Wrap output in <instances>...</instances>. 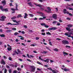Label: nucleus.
<instances>
[{"instance_id": "f257e3e1", "label": "nucleus", "mask_w": 73, "mask_h": 73, "mask_svg": "<svg viewBox=\"0 0 73 73\" xmlns=\"http://www.w3.org/2000/svg\"><path fill=\"white\" fill-rule=\"evenodd\" d=\"M15 7L16 8L15 9H14V8H11V11H16V10L17 11H18L19 10L18 9H17V7H18V5H17V3H15Z\"/></svg>"}, {"instance_id": "f03ea898", "label": "nucleus", "mask_w": 73, "mask_h": 73, "mask_svg": "<svg viewBox=\"0 0 73 73\" xmlns=\"http://www.w3.org/2000/svg\"><path fill=\"white\" fill-rule=\"evenodd\" d=\"M47 68L48 70H51V71H52L53 73H55L56 72V70H52V69L50 67V68L47 67Z\"/></svg>"}, {"instance_id": "7ed1b4c3", "label": "nucleus", "mask_w": 73, "mask_h": 73, "mask_svg": "<svg viewBox=\"0 0 73 73\" xmlns=\"http://www.w3.org/2000/svg\"><path fill=\"white\" fill-rule=\"evenodd\" d=\"M70 34H72V32H71V33H69L68 34H67V33H65V35L69 37H71V35H70Z\"/></svg>"}, {"instance_id": "20e7f679", "label": "nucleus", "mask_w": 73, "mask_h": 73, "mask_svg": "<svg viewBox=\"0 0 73 73\" xmlns=\"http://www.w3.org/2000/svg\"><path fill=\"white\" fill-rule=\"evenodd\" d=\"M57 28L56 27H53L52 28H48L49 31H50L51 30H56V29H57Z\"/></svg>"}, {"instance_id": "39448f33", "label": "nucleus", "mask_w": 73, "mask_h": 73, "mask_svg": "<svg viewBox=\"0 0 73 73\" xmlns=\"http://www.w3.org/2000/svg\"><path fill=\"white\" fill-rule=\"evenodd\" d=\"M31 70L32 72H35V67L34 66H32L31 67Z\"/></svg>"}, {"instance_id": "423d86ee", "label": "nucleus", "mask_w": 73, "mask_h": 73, "mask_svg": "<svg viewBox=\"0 0 73 73\" xmlns=\"http://www.w3.org/2000/svg\"><path fill=\"white\" fill-rule=\"evenodd\" d=\"M62 42L63 44H69V42H68V41L66 40H63L62 41Z\"/></svg>"}, {"instance_id": "0eeeda50", "label": "nucleus", "mask_w": 73, "mask_h": 73, "mask_svg": "<svg viewBox=\"0 0 73 73\" xmlns=\"http://www.w3.org/2000/svg\"><path fill=\"white\" fill-rule=\"evenodd\" d=\"M7 25H18L17 24L13 23L12 24L10 23H7Z\"/></svg>"}, {"instance_id": "6e6552de", "label": "nucleus", "mask_w": 73, "mask_h": 73, "mask_svg": "<svg viewBox=\"0 0 73 73\" xmlns=\"http://www.w3.org/2000/svg\"><path fill=\"white\" fill-rule=\"evenodd\" d=\"M52 17L53 18H54V19H57V15L56 14H53L52 15Z\"/></svg>"}, {"instance_id": "1a4fd4ad", "label": "nucleus", "mask_w": 73, "mask_h": 73, "mask_svg": "<svg viewBox=\"0 0 73 73\" xmlns=\"http://www.w3.org/2000/svg\"><path fill=\"white\" fill-rule=\"evenodd\" d=\"M1 20L2 21H4L5 20V19H6V17H5V16H2V17H1Z\"/></svg>"}, {"instance_id": "9d476101", "label": "nucleus", "mask_w": 73, "mask_h": 73, "mask_svg": "<svg viewBox=\"0 0 73 73\" xmlns=\"http://www.w3.org/2000/svg\"><path fill=\"white\" fill-rule=\"evenodd\" d=\"M37 13H38V14H40V15L41 16H42V17H43V16H44V14L41 12H37Z\"/></svg>"}, {"instance_id": "9b49d317", "label": "nucleus", "mask_w": 73, "mask_h": 73, "mask_svg": "<svg viewBox=\"0 0 73 73\" xmlns=\"http://www.w3.org/2000/svg\"><path fill=\"white\" fill-rule=\"evenodd\" d=\"M1 64H3V65H5V61L3 60V59H2L1 62Z\"/></svg>"}, {"instance_id": "f8f14e48", "label": "nucleus", "mask_w": 73, "mask_h": 73, "mask_svg": "<svg viewBox=\"0 0 73 73\" xmlns=\"http://www.w3.org/2000/svg\"><path fill=\"white\" fill-rule=\"evenodd\" d=\"M34 4L36 6H37V7H42V5H41V4H37L36 3H34Z\"/></svg>"}, {"instance_id": "ddd939ff", "label": "nucleus", "mask_w": 73, "mask_h": 73, "mask_svg": "<svg viewBox=\"0 0 73 73\" xmlns=\"http://www.w3.org/2000/svg\"><path fill=\"white\" fill-rule=\"evenodd\" d=\"M27 4L30 7H33V5L32 4V3L31 2H29Z\"/></svg>"}, {"instance_id": "4468645a", "label": "nucleus", "mask_w": 73, "mask_h": 73, "mask_svg": "<svg viewBox=\"0 0 73 73\" xmlns=\"http://www.w3.org/2000/svg\"><path fill=\"white\" fill-rule=\"evenodd\" d=\"M28 17V14L27 13H25V16L24 17V19H27V17Z\"/></svg>"}, {"instance_id": "2eb2a0df", "label": "nucleus", "mask_w": 73, "mask_h": 73, "mask_svg": "<svg viewBox=\"0 0 73 73\" xmlns=\"http://www.w3.org/2000/svg\"><path fill=\"white\" fill-rule=\"evenodd\" d=\"M62 70H64V71H65V72L69 71V69H66V68H65L64 69L63 68H62Z\"/></svg>"}, {"instance_id": "dca6fc26", "label": "nucleus", "mask_w": 73, "mask_h": 73, "mask_svg": "<svg viewBox=\"0 0 73 73\" xmlns=\"http://www.w3.org/2000/svg\"><path fill=\"white\" fill-rule=\"evenodd\" d=\"M2 3L3 4V5H5L6 4V2L5 0H4L2 1Z\"/></svg>"}, {"instance_id": "f3484780", "label": "nucleus", "mask_w": 73, "mask_h": 73, "mask_svg": "<svg viewBox=\"0 0 73 73\" xmlns=\"http://www.w3.org/2000/svg\"><path fill=\"white\" fill-rule=\"evenodd\" d=\"M66 29L67 30V31H69V32H70V28H68V27H66Z\"/></svg>"}, {"instance_id": "a211bd4d", "label": "nucleus", "mask_w": 73, "mask_h": 73, "mask_svg": "<svg viewBox=\"0 0 73 73\" xmlns=\"http://www.w3.org/2000/svg\"><path fill=\"white\" fill-rule=\"evenodd\" d=\"M0 9H1L2 11H4V9H3V7L1 6V5H0Z\"/></svg>"}, {"instance_id": "6ab92c4d", "label": "nucleus", "mask_w": 73, "mask_h": 73, "mask_svg": "<svg viewBox=\"0 0 73 73\" xmlns=\"http://www.w3.org/2000/svg\"><path fill=\"white\" fill-rule=\"evenodd\" d=\"M19 17H22L21 14H19L17 17V18H19Z\"/></svg>"}, {"instance_id": "aec40b11", "label": "nucleus", "mask_w": 73, "mask_h": 73, "mask_svg": "<svg viewBox=\"0 0 73 73\" xmlns=\"http://www.w3.org/2000/svg\"><path fill=\"white\" fill-rule=\"evenodd\" d=\"M45 62H47V63H48L49 62V59H47L45 60H43Z\"/></svg>"}, {"instance_id": "412c9836", "label": "nucleus", "mask_w": 73, "mask_h": 73, "mask_svg": "<svg viewBox=\"0 0 73 73\" xmlns=\"http://www.w3.org/2000/svg\"><path fill=\"white\" fill-rule=\"evenodd\" d=\"M12 49V48L11 47H8L7 48V50L9 51H10V50H11Z\"/></svg>"}, {"instance_id": "4be33fe9", "label": "nucleus", "mask_w": 73, "mask_h": 73, "mask_svg": "<svg viewBox=\"0 0 73 73\" xmlns=\"http://www.w3.org/2000/svg\"><path fill=\"white\" fill-rule=\"evenodd\" d=\"M0 36H1V37H5V35L4 34H0Z\"/></svg>"}, {"instance_id": "5701e85b", "label": "nucleus", "mask_w": 73, "mask_h": 73, "mask_svg": "<svg viewBox=\"0 0 73 73\" xmlns=\"http://www.w3.org/2000/svg\"><path fill=\"white\" fill-rule=\"evenodd\" d=\"M67 27H73V25H71L70 24H69L67 25Z\"/></svg>"}, {"instance_id": "b1692460", "label": "nucleus", "mask_w": 73, "mask_h": 73, "mask_svg": "<svg viewBox=\"0 0 73 73\" xmlns=\"http://www.w3.org/2000/svg\"><path fill=\"white\" fill-rule=\"evenodd\" d=\"M13 21V22H14V23H19L18 22H17V21H16V20H12Z\"/></svg>"}, {"instance_id": "393cba45", "label": "nucleus", "mask_w": 73, "mask_h": 73, "mask_svg": "<svg viewBox=\"0 0 73 73\" xmlns=\"http://www.w3.org/2000/svg\"><path fill=\"white\" fill-rule=\"evenodd\" d=\"M14 35L15 36H17L19 35V33L17 32H15L14 33Z\"/></svg>"}, {"instance_id": "a878e982", "label": "nucleus", "mask_w": 73, "mask_h": 73, "mask_svg": "<svg viewBox=\"0 0 73 73\" xmlns=\"http://www.w3.org/2000/svg\"><path fill=\"white\" fill-rule=\"evenodd\" d=\"M68 6H69L70 7H71V6L72 5L73 6V3H72L71 4H67Z\"/></svg>"}, {"instance_id": "bb28decb", "label": "nucleus", "mask_w": 73, "mask_h": 73, "mask_svg": "<svg viewBox=\"0 0 73 73\" xmlns=\"http://www.w3.org/2000/svg\"><path fill=\"white\" fill-rule=\"evenodd\" d=\"M54 51H56V52H58V49L57 48H55L54 49Z\"/></svg>"}, {"instance_id": "cd10ccee", "label": "nucleus", "mask_w": 73, "mask_h": 73, "mask_svg": "<svg viewBox=\"0 0 73 73\" xmlns=\"http://www.w3.org/2000/svg\"><path fill=\"white\" fill-rule=\"evenodd\" d=\"M64 54L65 55H68V53L65 52H63Z\"/></svg>"}, {"instance_id": "c85d7f7f", "label": "nucleus", "mask_w": 73, "mask_h": 73, "mask_svg": "<svg viewBox=\"0 0 73 73\" xmlns=\"http://www.w3.org/2000/svg\"><path fill=\"white\" fill-rule=\"evenodd\" d=\"M66 9H64L63 10V12L65 14L66 12Z\"/></svg>"}, {"instance_id": "c756f323", "label": "nucleus", "mask_w": 73, "mask_h": 73, "mask_svg": "<svg viewBox=\"0 0 73 73\" xmlns=\"http://www.w3.org/2000/svg\"><path fill=\"white\" fill-rule=\"evenodd\" d=\"M47 9L48 10V11H51V9H50V7H47Z\"/></svg>"}, {"instance_id": "7c9ffc66", "label": "nucleus", "mask_w": 73, "mask_h": 73, "mask_svg": "<svg viewBox=\"0 0 73 73\" xmlns=\"http://www.w3.org/2000/svg\"><path fill=\"white\" fill-rule=\"evenodd\" d=\"M2 71H3L4 70V69H5V67H4V66H2Z\"/></svg>"}, {"instance_id": "2f4dec72", "label": "nucleus", "mask_w": 73, "mask_h": 73, "mask_svg": "<svg viewBox=\"0 0 73 73\" xmlns=\"http://www.w3.org/2000/svg\"><path fill=\"white\" fill-rule=\"evenodd\" d=\"M12 31V30H7L6 31V32H7V33H8V32H11Z\"/></svg>"}, {"instance_id": "473e14b6", "label": "nucleus", "mask_w": 73, "mask_h": 73, "mask_svg": "<svg viewBox=\"0 0 73 73\" xmlns=\"http://www.w3.org/2000/svg\"><path fill=\"white\" fill-rule=\"evenodd\" d=\"M37 64H39V65H42V64L40 62L38 61L37 62Z\"/></svg>"}, {"instance_id": "72a5a7b5", "label": "nucleus", "mask_w": 73, "mask_h": 73, "mask_svg": "<svg viewBox=\"0 0 73 73\" xmlns=\"http://www.w3.org/2000/svg\"><path fill=\"white\" fill-rule=\"evenodd\" d=\"M41 25H42L43 26H45V23H42L40 24Z\"/></svg>"}, {"instance_id": "f704fd0d", "label": "nucleus", "mask_w": 73, "mask_h": 73, "mask_svg": "<svg viewBox=\"0 0 73 73\" xmlns=\"http://www.w3.org/2000/svg\"><path fill=\"white\" fill-rule=\"evenodd\" d=\"M66 46V48H71V47H70V46H67V45H66L65 46Z\"/></svg>"}, {"instance_id": "c9c22d12", "label": "nucleus", "mask_w": 73, "mask_h": 73, "mask_svg": "<svg viewBox=\"0 0 73 73\" xmlns=\"http://www.w3.org/2000/svg\"><path fill=\"white\" fill-rule=\"evenodd\" d=\"M29 16H30L31 17H33V16H34V15L32 14H29Z\"/></svg>"}, {"instance_id": "e433bc0d", "label": "nucleus", "mask_w": 73, "mask_h": 73, "mask_svg": "<svg viewBox=\"0 0 73 73\" xmlns=\"http://www.w3.org/2000/svg\"><path fill=\"white\" fill-rule=\"evenodd\" d=\"M15 19H16V17L15 16H14L13 17H12L11 18V19L12 20Z\"/></svg>"}, {"instance_id": "4c0bfd02", "label": "nucleus", "mask_w": 73, "mask_h": 73, "mask_svg": "<svg viewBox=\"0 0 73 73\" xmlns=\"http://www.w3.org/2000/svg\"><path fill=\"white\" fill-rule=\"evenodd\" d=\"M4 11H5L6 12H8V9H4Z\"/></svg>"}, {"instance_id": "58836bf2", "label": "nucleus", "mask_w": 73, "mask_h": 73, "mask_svg": "<svg viewBox=\"0 0 73 73\" xmlns=\"http://www.w3.org/2000/svg\"><path fill=\"white\" fill-rule=\"evenodd\" d=\"M46 35H51V34H50V33L49 32H48L47 33H46Z\"/></svg>"}, {"instance_id": "ea45409f", "label": "nucleus", "mask_w": 73, "mask_h": 73, "mask_svg": "<svg viewBox=\"0 0 73 73\" xmlns=\"http://www.w3.org/2000/svg\"><path fill=\"white\" fill-rule=\"evenodd\" d=\"M7 70L6 69H5L4 73H7Z\"/></svg>"}, {"instance_id": "a19ab883", "label": "nucleus", "mask_w": 73, "mask_h": 73, "mask_svg": "<svg viewBox=\"0 0 73 73\" xmlns=\"http://www.w3.org/2000/svg\"><path fill=\"white\" fill-rule=\"evenodd\" d=\"M44 27H45V28H48L49 27V26H48L47 25H46L45 24V25H44Z\"/></svg>"}, {"instance_id": "79ce46f5", "label": "nucleus", "mask_w": 73, "mask_h": 73, "mask_svg": "<svg viewBox=\"0 0 73 73\" xmlns=\"http://www.w3.org/2000/svg\"><path fill=\"white\" fill-rule=\"evenodd\" d=\"M12 30H13V31H16V29L15 28H12Z\"/></svg>"}, {"instance_id": "37998d69", "label": "nucleus", "mask_w": 73, "mask_h": 73, "mask_svg": "<svg viewBox=\"0 0 73 73\" xmlns=\"http://www.w3.org/2000/svg\"><path fill=\"white\" fill-rule=\"evenodd\" d=\"M27 61H29V62H32V61H31V60L29 59H27Z\"/></svg>"}, {"instance_id": "c03bdc74", "label": "nucleus", "mask_w": 73, "mask_h": 73, "mask_svg": "<svg viewBox=\"0 0 73 73\" xmlns=\"http://www.w3.org/2000/svg\"><path fill=\"white\" fill-rule=\"evenodd\" d=\"M57 25L58 26H59V25H61V24H60V23L58 22L57 24Z\"/></svg>"}, {"instance_id": "a18cd8bd", "label": "nucleus", "mask_w": 73, "mask_h": 73, "mask_svg": "<svg viewBox=\"0 0 73 73\" xmlns=\"http://www.w3.org/2000/svg\"><path fill=\"white\" fill-rule=\"evenodd\" d=\"M21 33H22V34H25V32L24 31H22L21 32Z\"/></svg>"}, {"instance_id": "49530a36", "label": "nucleus", "mask_w": 73, "mask_h": 73, "mask_svg": "<svg viewBox=\"0 0 73 73\" xmlns=\"http://www.w3.org/2000/svg\"><path fill=\"white\" fill-rule=\"evenodd\" d=\"M39 60H41L42 61V60H43V59H42L41 58V57L40 56H39Z\"/></svg>"}, {"instance_id": "de8ad7c7", "label": "nucleus", "mask_w": 73, "mask_h": 73, "mask_svg": "<svg viewBox=\"0 0 73 73\" xmlns=\"http://www.w3.org/2000/svg\"><path fill=\"white\" fill-rule=\"evenodd\" d=\"M9 73H12V70H11V69H9Z\"/></svg>"}, {"instance_id": "09e8293b", "label": "nucleus", "mask_w": 73, "mask_h": 73, "mask_svg": "<svg viewBox=\"0 0 73 73\" xmlns=\"http://www.w3.org/2000/svg\"><path fill=\"white\" fill-rule=\"evenodd\" d=\"M9 66H11L12 67H14V65L13 64H9Z\"/></svg>"}, {"instance_id": "8fccbe9b", "label": "nucleus", "mask_w": 73, "mask_h": 73, "mask_svg": "<svg viewBox=\"0 0 73 73\" xmlns=\"http://www.w3.org/2000/svg\"><path fill=\"white\" fill-rule=\"evenodd\" d=\"M41 35H43V36H45V33H42L41 34Z\"/></svg>"}, {"instance_id": "3c124183", "label": "nucleus", "mask_w": 73, "mask_h": 73, "mask_svg": "<svg viewBox=\"0 0 73 73\" xmlns=\"http://www.w3.org/2000/svg\"><path fill=\"white\" fill-rule=\"evenodd\" d=\"M17 70H21V68H17Z\"/></svg>"}, {"instance_id": "603ef678", "label": "nucleus", "mask_w": 73, "mask_h": 73, "mask_svg": "<svg viewBox=\"0 0 73 73\" xmlns=\"http://www.w3.org/2000/svg\"><path fill=\"white\" fill-rule=\"evenodd\" d=\"M20 39H21V40H24V38L23 37H21L20 38Z\"/></svg>"}, {"instance_id": "864d4df0", "label": "nucleus", "mask_w": 73, "mask_h": 73, "mask_svg": "<svg viewBox=\"0 0 73 73\" xmlns=\"http://www.w3.org/2000/svg\"><path fill=\"white\" fill-rule=\"evenodd\" d=\"M9 5L10 6H13V5H12V3H9Z\"/></svg>"}, {"instance_id": "5fc2aeb1", "label": "nucleus", "mask_w": 73, "mask_h": 73, "mask_svg": "<svg viewBox=\"0 0 73 73\" xmlns=\"http://www.w3.org/2000/svg\"><path fill=\"white\" fill-rule=\"evenodd\" d=\"M57 23V21H54L52 22V24H56Z\"/></svg>"}, {"instance_id": "6e6d98bb", "label": "nucleus", "mask_w": 73, "mask_h": 73, "mask_svg": "<svg viewBox=\"0 0 73 73\" xmlns=\"http://www.w3.org/2000/svg\"><path fill=\"white\" fill-rule=\"evenodd\" d=\"M9 60L11 61V60H12V58H11V57H9Z\"/></svg>"}, {"instance_id": "4d7b16f0", "label": "nucleus", "mask_w": 73, "mask_h": 73, "mask_svg": "<svg viewBox=\"0 0 73 73\" xmlns=\"http://www.w3.org/2000/svg\"><path fill=\"white\" fill-rule=\"evenodd\" d=\"M47 53V51H44L43 52V53H44V54H46V53Z\"/></svg>"}, {"instance_id": "13d9d810", "label": "nucleus", "mask_w": 73, "mask_h": 73, "mask_svg": "<svg viewBox=\"0 0 73 73\" xmlns=\"http://www.w3.org/2000/svg\"><path fill=\"white\" fill-rule=\"evenodd\" d=\"M49 44L50 45H51V46L52 45V42H49Z\"/></svg>"}, {"instance_id": "bf43d9fd", "label": "nucleus", "mask_w": 73, "mask_h": 73, "mask_svg": "<svg viewBox=\"0 0 73 73\" xmlns=\"http://www.w3.org/2000/svg\"><path fill=\"white\" fill-rule=\"evenodd\" d=\"M30 46H35V45L34 44H32L30 45Z\"/></svg>"}, {"instance_id": "052dcab7", "label": "nucleus", "mask_w": 73, "mask_h": 73, "mask_svg": "<svg viewBox=\"0 0 73 73\" xmlns=\"http://www.w3.org/2000/svg\"><path fill=\"white\" fill-rule=\"evenodd\" d=\"M69 10H70L71 11H72L73 10V9L70 7L69 8Z\"/></svg>"}, {"instance_id": "680f3d73", "label": "nucleus", "mask_w": 73, "mask_h": 73, "mask_svg": "<svg viewBox=\"0 0 73 73\" xmlns=\"http://www.w3.org/2000/svg\"><path fill=\"white\" fill-rule=\"evenodd\" d=\"M24 28H27V27L26 25H24Z\"/></svg>"}, {"instance_id": "e2e57ef3", "label": "nucleus", "mask_w": 73, "mask_h": 73, "mask_svg": "<svg viewBox=\"0 0 73 73\" xmlns=\"http://www.w3.org/2000/svg\"><path fill=\"white\" fill-rule=\"evenodd\" d=\"M40 9L42 11H44V8H40Z\"/></svg>"}, {"instance_id": "0e129e2a", "label": "nucleus", "mask_w": 73, "mask_h": 73, "mask_svg": "<svg viewBox=\"0 0 73 73\" xmlns=\"http://www.w3.org/2000/svg\"><path fill=\"white\" fill-rule=\"evenodd\" d=\"M38 1L40 2H41V3L42 2V1H43L42 0H38Z\"/></svg>"}, {"instance_id": "69168bd1", "label": "nucleus", "mask_w": 73, "mask_h": 73, "mask_svg": "<svg viewBox=\"0 0 73 73\" xmlns=\"http://www.w3.org/2000/svg\"><path fill=\"white\" fill-rule=\"evenodd\" d=\"M36 40H39V38L37 37H36Z\"/></svg>"}, {"instance_id": "338daca9", "label": "nucleus", "mask_w": 73, "mask_h": 73, "mask_svg": "<svg viewBox=\"0 0 73 73\" xmlns=\"http://www.w3.org/2000/svg\"><path fill=\"white\" fill-rule=\"evenodd\" d=\"M6 67L7 68H10V67H9V66L8 65L6 66Z\"/></svg>"}, {"instance_id": "774afa93", "label": "nucleus", "mask_w": 73, "mask_h": 73, "mask_svg": "<svg viewBox=\"0 0 73 73\" xmlns=\"http://www.w3.org/2000/svg\"><path fill=\"white\" fill-rule=\"evenodd\" d=\"M16 72H17L16 70H14L13 71V73H16Z\"/></svg>"}]
</instances>
